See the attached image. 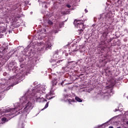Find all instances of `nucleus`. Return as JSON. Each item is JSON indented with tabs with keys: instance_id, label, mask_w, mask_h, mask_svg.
Segmentation results:
<instances>
[{
	"instance_id": "obj_1",
	"label": "nucleus",
	"mask_w": 128,
	"mask_h": 128,
	"mask_svg": "<svg viewBox=\"0 0 128 128\" xmlns=\"http://www.w3.org/2000/svg\"><path fill=\"white\" fill-rule=\"evenodd\" d=\"M16 108H9L8 110H7L6 112L9 113L4 115V118H2V122H8L10 120L12 119V118H14V114L16 112Z\"/></svg>"
},
{
	"instance_id": "obj_2",
	"label": "nucleus",
	"mask_w": 128,
	"mask_h": 128,
	"mask_svg": "<svg viewBox=\"0 0 128 128\" xmlns=\"http://www.w3.org/2000/svg\"><path fill=\"white\" fill-rule=\"evenodd\" d=\"M100 20L103 22H114V18H112V14L111 12H108L106 13H102L100 14V18H98Z\"/></svg>"
},
{
	"instance_id": "obj_3",
	"label": "nucleus",
	"mask_w": 128,
	"mask_h": 128,
	"mask_svg": "<svg viewBox=\"0 0 128 128\" xmlns=\"http://www.w3.org/2000/svg\"><path fill=\"white\" fill-rule=\"evenodd\" d=\"M22 106L24 107V112L26 114H28V112H30V110H32V103L30 102H24L22 103Z\"/></svg>"
},
{
	"instance_id": "obj_4",
	"label": "nucleus",
	"mask_w": 128,
	"mask_h": 128,
	"mask_svg": "<svg viewBox=\"0 0 128 128\" xmlns=\"http://www.w3.org/2000/svg\"><path fill=\"white\" fill-rule=\"evenodd\" d=\"M78 22H80V20L76 19L74 20V24L76 28L81 30V32H84V23H80Z\"/></svg>"
},
{
	"instance_id": "obj_5",
	"label": "nucleus",
	"mask_w": 128,
	"mask_h": 128,
	"mask_svg": "<svg viewBox=\"0 0 128 128\" xmlns=\"http://www.w3.org/2000/svg\"><path fill=\"white\" fill-rule=\"evenodd\" d=\"M52 43L50 42H48L46 43V50H52Z\"/></svg>"
},
{
	"instance_id": "obj_6",
	"label": "nucleus",
	"mask_w": 128,
	"mask_h": 128,
	"mask_svg": "<svg viewBox=\"0 0 128 128\" xmlns=\"http://www.w3.org/2000/svg\"><path fill=\"white\" fill-rule=\"evenodd\" d=\"M55 62H56V63H54L52 64V66L54 68H56V66H60V62H62V60H55Z\"/></svg>"
},
{
	"instance_id": "obj_7",
	"label": "nucleus",
	"mask_w": 128,
	"mask_h": 128,
	"mask_svg": "<svg viewBox=\"0 0 128 128\" xmlns=\"http://www.w3.org/2000/svg\"><path fill=\"white\" fill-rule=\"evenodd\" d=\"M0 32H6V26H0Z\"/></svg>"
},
{
	"instance_id": "obj_8",
	"label": "nucleus",
	"mask_w": 128,
	"mask_h": 128,
	"mask_svg": "<svg viewBox=\"0 0 128 128\" xmlns=\"http://www.w3.org/2000/svg\"><path fill=\"white\" fill-rule=\"evenodd\" d=\"M46 98L47 100H52V92H50V93H48L46 95Z\"/></svg>"
},
{
	"instance_id": "obj_9",
	"label": "nucleus",
	"mask_w": 128,
	"mask_h": 128,
	"mask_svg": "<svg viewBox=\"0 0 128 128\" xmlns=\"http://www.w3.org/2000/svg\"><path fill=\"white\" fill-rule=\"evenodd\" d=\"M32 92H39L40 94H42V90H39L38 89L34 88V89H33Z\"/></svg>"
},
{
	"instance_id": "obj_10",
	"label": "nucleus",
	"mask_w": 128,
	"mask_h": 128,
	"mask_svg": "<svg viewBox=\"0 0 128 128\" xmlns=\"http://www.w3.org/2000/svg\"><path fill=\"white\" fill-rule=\"evenodd\" d=\"M75 100H76V102H82V99H80V98H78V96H76Z\"/></svg>"
},
{
	"instance_id": "obj_11",
	"label": "nucleus",
	"mask_w": 128,
	"mask_h": 128,
	"mask_svg": "<svg viewBox=\"0 0 128 128\" xmlns=\"http://www.w3.org/2000/svg\"><path fill=\"white\" fill-rule=\"evenodd\" d=\"M68 104H72V102H76L74 99H68Z\"/></svg>"
},
{
	"instance_id": "obj_12",
	"label": "nucleus",
	"mask_w": 128,
	"mask_h": 128,
	"mask_svg": "<svg viewBox=\"0 0 128 128\" xmlns=\"http://www.w3.org/2000/svg\"><path fill=\"white\" fill-rule=\"evenodd\" d=\"M4 54H6V51L4 50H3V51L2 52H0V58H4Z\"/></svg>"
},
{
	"instance_id": "obj_13",
	"label": "nucleus",
	"mask_w": 128,
	"mask_h": 128,
	"mask_svg": "<svg viewBox=\"0 0 128 128\" xmlns=\"http://www.w3.org/2000/svg\"><path fill=\"white\" fill-rule=\"evenodd\" d=\"M56 84H58V82L56 81V80H54L52 81V84L53 86H56Z\"/></svg>"
},
{
	"instance_id": "obj_14",
	"label": "nucleus",
	"mask_w": 128,
	"mask_h": 128,
	"mask_svg": "<svg viewBox=\"0 0 128 128\" xmlns=\"http://www.w3.org/2000/svg\"><path fill=\"white\" fill-rule=\"evenodd\" d=\"M109 32H108V28H106V30H105V31L103 32V34H106V36H108V34H109Z\"/></svg>"
},
{
	"instance_id": "obj_15",
	"label": "nucleus",
	"mask_w": 128,
	"mask_h": 128,
	"mask_svg": "<svg viewBox=\"0 0 128 128\" xmlns=\"http://www.w3.org/2000/svg\"><path fill=\"white\" fill-rule=\"evenodd\" d=\"M48 108V102H46L44 108L42 109V110H46V108Z\"/></svg>"
},
{
	"instance_id": "obj_16",
	"label": "nucleus",
	"mask_w": 128,
	"mask_h": 128,
	"mask_svg": "<svg viewBox=\"0 0 128 128\" xmlns=\"http://www.w3.org/2000/svg\"><path fill=\"white\" fill-rule=\"evenodd\" d=\"M68 98V94H65L63 95V99L62 100H65L66 98Z\"/></svg>"
},
{
	"instance_id": "obj_17",
	"label": "nucleus",
	"mask_w": 128,
	"mask_h": 128,
	"mask_svg": "<svg viewBox=\"0 0 128 128\" xmlns=\"http://www.w3.org/2000/svg\"><path fill=\"white\" fill-rule=\"evenodd\" d=\"M48 24L49 25V26H52V21H50V20H48Z\"/></svg>"
},
{
	"instance_id": "obj_18",
	"label": "nucleus",
	"mask_w": 128,
	"mask_h": 128,
	"mask_svg": "<svg viewBox=\"0 0 128 128\" xmlns=\"http://www.w3.org/2000/svg\"><path fill=\"white\" fill-rule=\"evenodd\" d=\"M41 100L42 102H47L46 100L44 99V98H42Z\"/></svg>"
},
{
	"instance_id": "obj_19",
	"label": "nucleus",
	"mask_w": 128,
	"mask_h": 128,
	"mask_svg": "<svg viewBox=\"0 0 128 128\" xmlns=\"http://www.w3.org/2000/svg\"><path fill=\"white\" fill-rule=\"evenodd\" d=\"M81 30H82V29H80V30H78L79 34H80L82 32H81Z\"/></svg>"
},
{
	"instance_id": "obj_20",
	"label": "nucleus",
	"mask_w": 128,
	"mask_h": 128,
	"mask_svg": "<svg viewBox=\"0 0 128 128\" xmlns=\"http://www.w3.org/2000/svg\"><path fill=\"white\" fill-rule=\"evenodd\" d=\"M66 6L68 8H70L72 6H70V4H67Z\"/></svg>"
},
{
	"instance_id": "obj_21",
	"label": "nucleus",
	"mask_w": 128,
	"mask_h": 128,
	"mask_svg": "<svg viewBox=\"0 0 128 128\" xmlns=\"http://www.w3.org/2000/svg\"><path fill=\"white\" fill-rule=\"evenodd\" d=\"M44 8H48V6L46 4L44 6Z\"/></svg>"
},
{
	"instance_id": "obj_22",
	"label": "nucleus",
	"mask_w": 128,
	"mask_h": 128,
	"mask_svg": "<svg viewBox=\"0 0 128 128\" xmlns=\"http://www.w3.org/2000/svg\"><path fill=\"white\" fill-rule=\"evenodd\" d=\"M2 38V34H0V38Z\"/></svg>"
},
{
	"instance_id": "obj_23",
	"label": "nucleus",
	"mask_w": 128,
	"mask_h": 128,
	"mask_svg": "<svg viewBox=\"0 0 128 128\" xmlns=\"http://www.w3.org/2000/svg\"><path fill=\"white\" fill-rule=\"evenodd\" d=\"M84 11H85L86 12H88V10H86V9H85V10H84Z\"/></svg>"
},
{
	"instance_id": "obj_24",
	"label": "nucleus",
	"mask_w": 128,
	"mask_h": 128,
	"mask_svg": "<svg viewBox=\"0 0 128 128\" xmlns=\"http://www.w3.org/2000/svg\"><path fill=\"white\" fill-rule=\"evenodd\" d=\"M108 128H114V127L112 126H110Z\"/></svg>"
},
{
	"instance_id": "obj_25",
	"label": "nucleus",
	"mask_w": 128,
	"mask_h": 128,
	"mask_svg": "<svg viewBox=\"0 0 128 128\" xmlns=\"http://www.w3.org/2000/svg\"><path fill=\"white\" fill-rule=\"evenodd\" d=\"M3 74H4V76H6V72H4Z\"/></svg>"
},
{
	"instance_id": "obj_26",
	"label": "nucleus",
	"mask_w": 128,
	"mask_h": 128,
	"mask_svg": "<svg viewBox=\"0 0 128 128\" xmlns=\"http://www.w3.org/2000/svg\"><path fill=\"white\" fill-rule=\"evenodd\" d=\"M64 92H66V89L64 90Z\"/></svg>"
},
{
	"instance_id": "obj_27",
	"label": "nucleus",
	"mask_w": 128,
	"mask_h": 128,
	"mask_svg": "<svg viewBox=\"0 0 128 128\" xmlns=\"http://www.w3.org/2000/svg\"><path fill=\"white\" fill-rule=\"evenodd\" d=\"M61 84H62H62H64V82H62L61 83Z\"/></svg>"
},
{
	"instance_id": "obj_28",
	"label": "nucleus",
	"mask_w": 128,
	"mask_h": 128,
	"mask_svg": "<svg viewBox=\"0 0 128 128\" xmlns=\"http://www.w3.org/2000/svg\"><path fill=\"white\" fill-rule=\"evenodd\" d=\"M0 114H2V110H0Z\"/></svg>"
},
{
	"instance_id": "obj_29",
	"label": "nucleus",
	"mask_w": 128,
	"mask_h": 128,
	"mask_svg": "<svg viewBox=\"0 0 128 128\" xmlns=\"http://www.w3.org/2000/svg\"><path fill=\"white\" fill-rule=\"evenodd\" d=\"M126 124H128V121L126 122Z\"/></svg>"
},
{
	"instance_id": "obj_30",
	"label": "nucleus",
	"mask_w": 128,
	"mask_h": 128,
	"mask_svg": "<svg viewBox=\"0 0 128 128\" xmlns=\"http://www.w3.org/2000/svg\"><path fill=\"white\" fill-rule=\"evenodd\" d=\"M0 24H4V22H0Z\"/></svg>"
},
{
	"instance_id": "obj_31",
	"label": "nucleus",
	"mask_w": 128,
	"mask_h": 128,
	"mask_svg": "<svg viewBox=\"0 0 128 128\" xmlns=\"http://www.w3.org/2000/svg\"><path fill=\"white\" fill-rule=\"evenodd\" d=\"M8 88H10V86H8Z\"/></svg>"
},
{
	"instance_id": "obj_32",
	"label": "nucleus",
	"mask_w": 128,
	"mask_h": 128,
	"mask_svg": "<svg viewBox=\"0 0 128 128\" xmlns=\"http://www.w3.org/2000/svg\"><path fill=\"white\" fill-rule=\"evenodd\" d=\"M70 62H68V64H70Z\"/></svg>"
},
{
	"instance_id": "obj_33",
	"label": "nucleus",
	"mask_w": 128,
	"mask_h": 128,
	"mask_svg": "<svg viewBox=\"0 0 128 128\" xmlns=\"http://www.w3.org/2000/svg\"><path fill=\"white\" fill-rule=\"evenodd\" d=\"M103 42H102V44H103Z\"/></svg>"
},
{
	"instance_id": "obj_34",
	"label": "nucleus",
	"mask_w": 128,
	"mask_h": 128,
	"mask_svg": "<svg viewBox=\"0 0 128 128\" xmlns=\"http://www.w3.org/2000/svg\"><path fill=\"white\" fill-rule=\"evenodd\" d=\"M103 42H102V44H103Z\"/></svg>"
}]
</instances>
